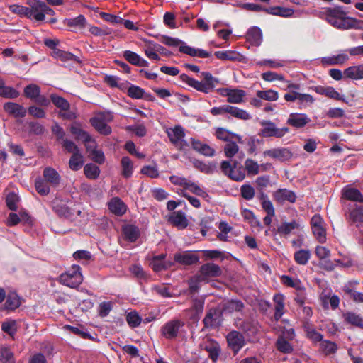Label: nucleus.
<instances>
[{"label": "nucleus", "mask_w": 363, "mask_h": 363, "mask_svg": "<svg viewBox=\"0 0 363 363\" xmlns=\"http://www.w3.org/2000/svg\"><path fill=\"white\" fill-rule=\"evenodd\" d=\"M320 17L340 30L353 29L356 21V18L347 16L340 7L328 8L320 13Z\"/></svg>", "instance_id": "nucleus-1"}, {"label": "nucleus", "mask_w": 363, "mask_h": 363, "mask_svg": "<svg viewBox=\"0 0 363 363\" xmlns=\"http://www.w3.org/2000/svg\"><path fill=\"white\" fill-rule=\"evenodd\" d=\"M83 276L81 268L78 265H72L60 277V282L70 288H76L82 284Z\"/></svg>", "instance_id": "nucleus-2"}, {"label": "nucleus", "mask_w": 363, "mask_h": 363, "mask_svg": "<svg viewBox=\"0 0 363 363\" xmlns=\"http://www.w3.org/2000/svg\"><path fill=\"white\" fill-rule=\"evenodd\" d=\"M220 169L225 175L234 181L240 182L245 178V170L238 162H234L232 165L229 161L223 160L221 162Z\"/></svg>", "instance_id": "nucleus-3"}, {"label": "nucleus", "mask_w": 363, "mask_h": 363, "mask_svg": "<svg viewBox=\"0 0 363 363\" xmlns=\"http://www.w3.org/2000/svg\"><path fill=\"white\" fill-rule=\"evenodd\" d=\"M113 116L111 113H100L90 120L91 125L101 134L109 135L111 133V128L107 125L108 122L111 121Z\"/></svg>", "instance_id": "nucleus-4"}, {"label": "nucleus", "mask_w": 363, "mask_h": 363, "mask_svg": "<svg viewBox=\"0 0 363 363\" xmlns=\"http://www.w3.org/2000/svg\"><path fill=\"white\" fill-rule=\"evenodd\" d=\"M260 125H262V128L260 129L259 135L264 138H282L289 131L287 127L277 128V125L270 121H262L260 122Z\"/></svg>", "instance_id": "nucleus-5"}, {"label": "nucleus", "mask_w": 363, "mask_h": 363, "mask_svg": "<svg viewBox=\"0 0 363 363\" xmlns=\"http://www.w3.org/2000/svg\"><path fill=\"white\" fill-rule=\"evenodd\" d=\"M167 135L172 144L178 149L185 150L189 147L188 143L184 140L185 133L182 126L177 125L169 128L167 131Z\"/></svg>", "instance_id": "nucleus-6"}, {"label": "nucleus", "mask_w": 363, "mask_h": 363, "mask_svg": "<svg viewBox=\"0 0 363 363\" xmlns=\"http://www.w3.org/2000/svg\"><path fill=\"white\" fill-rule=\"evenodd\" d=\"M28 5V18L41 22L44 21V11L45 3L40 0H27Z\"/></svg>", "instance_id": "nucleus-7"}, {"label": "nucleus", "mask_w": 363, "mask_h": 363, "mask_svg": "<svg viewBox=\"0 0 363 363\" xmlns=\"http://www.w3.org/2000/svg\"><path fill=\"white\" fill-rule=\"evenodd\" d=\"M323 218L318 215H314L311 220V226L313 233L317 240L320 243L326 242V227Z\"/></svg>", "instance_id": "nucleus-8"}, {"label": "nucleus", "mask_w": 363, "mask_h": 363, "mask_svg": "<svg viewBox=\"0 0 363 363\" xmlns=\"http://www.w3.org/2000/svg\"><path fill=\"white\" fill-rule=\"evenodd\" d=\"M264 156L269 157L280 162H285L290 160L292 153L289 149L286 147H277L264 151Z\"/></svg>", "instance_id": "nucleus-9"}, {"label": "nucleus", "mask_w": 363, "mask_h": 363, "mask_svg": "<svg viewBox=\"0 0 363 363\" xmlns=\"http://www.w3.org/2000/svg\"><path fill=\"white\" fill-rule=\"evenodd\" d=\"M222 270L220 267L214 263H206L203 264L200 268L201 279L205 281L210 277H216L221 275Z\"/></svg>", "instance_id": "nucleus-10"}, {"label": "nucleus", "mask_w": 363, "mask_h": 363, "mask_svg": "<svg viewBox=\"0 0 363 363\" xmlns=\"http://www.w3.org/2000/svg\"><path fill=\"white\" fill-rule=\"evenodd\" d=\"M184 325L183 322L179 320H172L167 322L161 329L162 335L167 339H172L177 336L178 331Z\"/></svg>", "instance_id": "nucleus-11"}, {"label": "nucleus", "mask_w": 363, "mask_h": 363, "mask_svg": "<svg viewBox=\"0 0 363 363\" xmlns=\"http://www.w3.org/2000/svg\"><path fill=\"white\" fill-rule=\"evenodd\" d=\"M310 122V118L303 113H291L286 121L287 124L296 128H303Z\"/></svg>", "instance_id": "nucleus-12"}, {"label": "nucleus", "mask_w": 363, "mask_h": 363, "mask_svg": "<svg viewBox=\"0 0 363 363\" xmlns=\"http://www.w3.org/2000/svg\"><path fill=\"white\" fill-rule=\"evenodd\" d=\"M174 259L175 262L184 265H192L199 261L198 255L189 251L176 253L174 256Z\"/></svg>", "instance_id": "nucleus-13"}, {"label": "nucleus", "mask_w": 363, "mask_h": 363, "mask_svg": "<svg viewBox=\"0 0 363 363\" xmlns=\"http://www.w3.org/2000/svg\"><path fill=\"white\" fill-rule=\"evenodd\" d=\"M229 346L235 353H237L245 344L244 337L238 331H232L227 335Z\"/></svg>", "instance_id": "nucleus-14"}, {"label": "nucleus", "mask_w": 363, "mask_h": 363, "mask_svg": "<svg viewBox=\"0 0 363 363\" xmlns=\"http://www.w3.org/2000/svg\"><path fill=\"white\" fill-rule=\"evenodd\" d=\"M168 221L179 229L186 228L189 224V221L185 213L180 211L172 212L168 216Z\"/></svg>", "instance_id": "nucleus-15"}, {"label": "nucleus", "mask_w": 363, "mask_h": 363, "mask_svg": "<svg viewBox=\"0 0 363 363\" xmlns=\"http://www.w3.org/2000/svg\"><path fill=\"white\" fill-rule=\"evenodd\" d=\"M273 196L274 199L280 203H284L286 201L294 203L296 200L295 193L286 189H279L277 190L274 191Z\"/></svg>", "instance_id": "nucleus-16"}, {"label": "nucleus", "mask_w": 363, "mask_h": 363, "mask_svg": "<svg viewBox=\"0 0 363 363\" xmlns=\"http://www.w3.org/2000/svg\"><path fill=\"white\" fill-rule=\"evenodd\" d=\"M4 110L15 118H23L26 114V109L23 106L13 103L6 102L4 104Z\"/></svg>", "instance_id": "nucleus-17"}, {"label": "nucleus", "mask_w": 363, "mask_h": 363, "mask_svg": "<svg viewBox=\"0 0 363 363\" xmlns=\"http://www.w3.org/2000/svg\"><path fill=\"white\" fill-rule=\"evenodd\" d=\"M203 321L205 326L208 328L216 327L219 325L220 323V311L216 308L210 309L206 313Z\"/></svg>", "instance_id": "nucleus-18"}, {"label": "nucleus", "mask_w": 363, "mask_h": 363, "mask_svg": "<svg viewBox=\"0 0 363 363\" xmlns=\"http://www.w3.org/2000/svg\"><path fill=\"white\" fill-rule=\"evenodd\" d=\"M203 348L208 352L209 357L213 361H216L220 353V348L218 343L213 340H206L203 345Z\"/></svg>", "instance_id": "nucleus-19"}, {"label": "nucleus", "mask_w": 363, "mask_h": 363, "mask_svg": "<svg viewBox=\"0 0 363 363\" xmlns=\"http://www.w3.org/2000/svg\"><path fill=\"white\" fill-rule=\"evenodd\" d=\"M349 60L346 51L329 57L321 58V63L325 65H342Z\"/></svg>", "instance_id": "nucleus-20"}, {"label": "nucleus", "mask_w": 363, "mask_h": 363, "mask_svg": "<svg viewBox=\"0 0 363 363\" xmlns=\"http://www.w3.org/2000/svg\"><path fill=\"white\" fill-rule=\"evenodd\" d=\"M345 78L356 81L363 79V64L346 68L345 69Z\"/></svg>", "instance_id": "nucleus-21"}, {"label": "nucleus", "mask_w": 363, "mask_h": 363, "mask_svg": "<svg viewBox=\"0 0 363 363\" xmlns=\"http://www.w3.org/2000/svg\"><path fill=\"white\" fill-rule=\"evenodd\" d=\"M191 145L194 150L205 156L212 157L215 154L214 149L211 146L194 138H191Z\"/></svg>", "instance_id": "nucleus-22"}, {"label": "nucleus", "mask_w": 363, "mask_h": 363, "mask_svg": "<svg viewBox=\"0 0 363 363\" xmlns=\"http://www.w3.org/2000/svg\"><path fill=\"white\" fill-rule=\"evenodd\" d=\"M247 40L253 45H260L262 41L261 29L257 26L250 28L247 33Z\"/></svg>", "instance_id": "nucleus-23"}, {"label": "nucleus", "mask_w": 363, "mask_h": 363, "mask_svg": "<svg viewBox=\"0 0 363 363\" xmlns=\"http://www.w3.org/2000/svg\"><path fill=\"white\" fill-rule=\"evenodd\" d=\"M123 57L125 59L128 61L130 63L138 65L140 67H147L148 62L145 59L142 58L137 53L132 52L130 50H125L123 52Z\"/></svg>", "instance_id": "nucleus-24"}, {"label": "nucleus", "mask_w": 363, "mask_h": 363, "mask_svg": "<svg viewBox=\"0 0 363 363\" xmlns=\"http://www.w3.org/2000/svg\"><path fill=\"white\" fill-rule=\"evenodd\" d=\"M179 50L181 52L187 54L191 57H199L201 58H206L208 57L211 55L210 52L203 49H196L189 45H181L179 46Z\"/></svg>", "instance_id": "nucleus-25"}, {"label": "nucleus", "mask_w": 363, "mask_h": 363, "mask_svg": "<svg viewBox=\"0 0 363 363\" xmlns=\"http://www.w3.org/2000/svg\"><path fill=\"white\" fill-rule=\"evenodd\" d=\"M342 196L350 201L363 203V195L354 188L347 186L342 190Z\"/></svg>", "instance_id": "nucleus-26"}, {"label": "nucleus", "mask_w": 363, "mask_h": 363, "mask_svg": "<svg viewBox=\"0 0 363 363\" xmlns=\"http://www.w3.org/2000/svg\"><path fill=\"white\" fill-rule=\"evenodd\" d=\"M51 55L55 59L63 62H79V58L71 52L62 50H55L51 52Z\"/></svg>", "instance_id": "nucleus-27"}, {"label": "nucleus", "mask_w": 363, "mask_h": 363, "mask_svg": "<svg viewBox=\"0 0 363 363\" xmlns=\"http://www.w3.org/2000/svg\"><path fill=\"white\" fill-rule=\"evenodd\" d=\"M108 208L112 213L118 216H121L126 211V206L117 197L113 198L108 203Z\"/></svg>", "instance_id": "nucleus-28"}, {"label": "nucleus", "mask_w": 363, "mask_h": 363, "mask_svg": "<svg viewBox=\"0 0 363 363\" xmlns=\"http://www.w3.org/2000/svg\"><path fill=\"white\" fill-rule=\"evenodd\" d=\"M265 12L271 15L284 18L291 17L294 14V10L292 9L281 6H273L265 9Z\"/></svg>", "instance_id": "nucleus-29"}, {"label": "nucleus", "mask_w": 363, "mask_h": 363, "mask_svg": "<svg viewBox=\"0 0 363 363\" xmlns=\"http://www.w3.org/2000/svg\"><path fill=\"white\" fill-rule=\"evenodd\" d=\"M121 174L125 178H129L133 175V162L128 157H123L121 160Z\"/></svg>", "instance_id": "nucleus-30"}, {"label": "nucleus", "mask_w": 363, "mask_h": 363, "mask_svg": "<svg viewBox=\"0 0 363 363\" xmlns=\"http://www.w3.org/2000/svg\"><path fill=\"white\" fill-rule=\"evenodd\" d=\"M162 49L163 48L158 44L149 43L144 49V52L149 59L157 61L160 60L157 52H160Z\"/></svg>", "instance_id": "nucleus-31"}, {"label": "nucleus", "mask_w": 363, "mask_h": 363, "mask_svg": "<svg viewBox=\"0 0 363 363\" xmlns=\"http://www.w3.org/2000/svg\"><path fill=\"white\" fill-rule=\"evenodd\" d=\"M344 320L347 324L363 328V318L355 313L347 312L343 315Z\"/></svg>", "instance_id": "nucleus-32"}, {"label": "nucleus", "mask_w": 363, "mask_h": 363, "mask_svg": "<svg viewBox=\"0 0 363 363\" xmlns=\"http://www.w3.org/2000/svg\"><path fill=\"white\" fill-rule=\"evenodd\" d=\"M227 113L241 120H249L251 118L250 114L246 111L230 105H227Z\"/></svg>", "instance_id": "nucleus-33"}, {"label": "nucleus", "mask_w": 363, "mask_h": 363, "mask_svg": "<svg viewBox=\"0 0 363 363\" xmlns=\"http://www.w3.org/2000/svg\"><path fill=\"white\" fill-rule=\"evenodd\" d=\"M180 79L182 82L186 83L189 86L195 89L196 90L206 93V88L204 86L202 82H199L185 74H181Z\"/></svg>", "instance_id": "nucleus-34"}, {"label": "nucleus", "mask_w": 363, "mask_h": 363, "mask_svg": "<svg viewBox=\"0 0 363 363\" xmlns=\"http://www.w3.org/2000/svg\"><path fill=\"white\" fill-rule=\"evenodd\" d=\"M216 135L219 140L226 141L227 143L233 138H236L240 143H241L242 140V138L239 135L231 133L228 130L221 128L216 130Z\"/></svg>", "instance_id": "nucleus-35"}, {"label": "nucleus", "mask_w": 363, "mask_h": 363, "mask_svg": "<svg viewBox=\"0 0 363 363\" xmlns=\"http://www.w3.org/2000/svg\"><path fill=\"white\" fill-rule=\"evenodd\" d=\"M244 307L243 303L238 300H228L223 304V310L224 312L233 313L239 312L242 310Z\"/></svg>", "instance_id": "nucleus-36"}, {"label": "nucleus", "mask_w": 363, "mask_h": 363, "mask_svg": "<svg viewBox=\"0 0 363 363\" xmlns=\"http://www.w3.org/2000/svg\"><path fill=\"white\" fill-rule=\"evenodd\" d=\"M274 317L277 320L279 319L284 314V296L282 294H276L274 296Z\"/></svg>", "instance_id": "nucleus-37"}, {"label": "nucleus", "mask_w": 363, "mask_h": 363, "mask_svg": "<svg viewBox=\"0 0 363 363\" xmlns=\"http://www.w3.org/2000/svg\"><path fill=\"white\" fill-rule=\"evenodd\" d=\"M123 232L125 238L130 242H135L140 235L138 228L133 225H127L123 227Z\"/></svg>", "instance_id": "nucleus-38"}, {"label": "nucleus", "mask_w": 363, "mask_h": 363, "mask_svg": "<svg viewBox=\"0 0 363 363\" xmlns=\"http://www.w3.org/2000/svg\"><path fill=\"white\" fill-rule=\"evenodd\" d=\"M311 252L308 250L301 249L294 255L296 262L300 265H306L311 259Z\"/></svg>", "instance_id": "nucleus-39"}, {"label": "nucleus", "mask_w": 363, "mask_h": 363, "mask_svg": "<svg viewBox=\"0 0 363 363\" xmlns=\"http://www.w3.org/2000/svg\"><path fill=\"white\" fill-rule=\"evenodd\" d=\"M70 132L75 137L77 140L82 142L88 138L89 133L83 130L80 124L74 123L70 126Z\"/></svg>", "instance_id": "nucleus-40"}, {"label": "nucleus", "mask_w": 363, "mask_h": 363, "mask_svg": "<svg viewBox=\"0 0 363 363\" xmlns=\"http://www.w3.org/2000/svg\"><path fill=\"white\" fill-rule=\"evenodd\" d=\"M256 95L258 98L268 101H275L279 99V93L273 89L259 90Z\"/></svg>", "instance_id": "nucleus-41"}, {"label": "nucleus", "mask_w": 363, "mask_h": 363, "mask_svg": "<svg viewBox=\"0 0 363 363\" xmlns=\"http://www.w3.org/2000/svg\"><path fill=\"white\" fill-rule=\"evenodd\" d=\"M83 164L84 159L82 155L80 152H77L74 154H72L69 162V166L72 170H79V169H81Z\"/></svg>", "instance_id": "nucleus-42"}, {"label": "nucleus", "mask_w": 363, "mask_h": 363, "mask_svg": "<svg viewBox=\"0 0 363 363\" xmlns=\"http://www.w3.org/2000/svg\"><path fill=\"white\" fill-rule=\"evenodd\" d=\"M245 96L246 93L244 90L233 89L227 101L231 104H241L244 101L243 99Z\"/></svg>", "instance_id": "nucleus-43"}, {"label": "nucleus", "mask_w": 363, "mask_h": 363, "mask_svg": "<svg viewBox=\"0 0 363 363\" xmlns=\"http://www.w3.org/2000/svg\"><path fill=\"white\" fill-rule=\"evenodd\" d=\"M300 225L296 221H292L290 223L284 222L278 227L277 231L279 234L288 235L294 230L298 229Z\"/></svg>", "instance_id": "nucleus-44"}, {"label": "nucleus", "mask_w": 363, "mask_h": 363, "mask_svg": "<svg viewBox=\"0 0 363 363\" xmlns=\"http://www.w3.org/2000/svg\"><path fill=\"white\" fill-rule=\"evenodd\" d=\"M43 176L47 182L57 185L60 182L58 173L52 168H46L43 172Z\"/></svg>", "instance_id": "nucleus-45"}, {"label": "nucleus", "mask_w": 363, "mask_h": 363, "mask_svg": "<svg viewBox=\"0 0 363 363\" xmlns=\"http://www.w3.org/2000/svg\"><path fill=\"white\" fill-rule=\"evenodd\" d=\"M304 330L307 337L313 342L320 341L323 335L316 331V330L308 323H305Z\"/></svg>", "instance_id": "nucleus-46"}, {"label": "nucleus", "mask_w": 363, "mask_h": 363, "mask_svg": "<svg viewBox=\"0 0 363 363\" xmlns=\"http://www.w3.org/2000/svg\"><path fill=\"white\" fill-rule=\"evenodd\" d=\"M20 304V298L16 293L12 292L8 294L5 303V306L7 309L14 310L17 308Z\"/></svg>", "instance_id": "nucleus-47"}, {"label": "nucleus", "mask_w": 363, "mask_h": 363, "mask_svg": "<svg viewBox=\"0 0 363 363\" xmlns=\"http://www.w3.org/2000/svg\"><path fill=\"white\" fill-rule=\"evenodd\" d=\"M215 56L223 60H236L240 58V54L232 50L216 51Z\"/></svg>", "instance_id": "nucleus-48"}, {"label": "nucleus", "mask_w": 363, "mask_h": 363, "mask_svg": "<svg viewBox=\"0 0 363 363\" xmlns=\"http://www.w3.org/2000/svg\"><path fill=\"white\" fill-rule=\"evenodd\" d=\"M84 172L87 178L95 179L99 177L100 169L96 164L90 163L84 166Z\"/></svg>", "instance_id": "nucleus-49"}, {"label": "nucleus", "mask_w": 363, "mask_h": 363, "mask_svg": "<svg viewBox=\"0 0 363 363\" xmlns=\"http://www.w3.org/2000/svg\"><path fill=\"white\" fill-rule=\"evenodd\" d=\"M202 76L203 77V82H202L206 88V93H208L215 87L218 80L209 72H202Z\"/></svg>", "instance_id": "nucleus-50"}, {"label": "nucleus", "mask_w": 363, "mask_h": 363, "mask_svg": "<svg viewBox=\"0 0 363 363\" xmlns=\"http://www.w3.org/2000/svg\"><path fill=\"white\" fill-rule=\"evenodd\" d=\"M40 93V87L34 84H29L24 88V94L27 98L35 100Z\"/></svg>", "instance_id": "nucleus-51"}, {"label": "nucleus", "mask_w": 363, "mask_h": 363, "mask_svg": "<svg viewBox=\"0 0 363 363\" xmlns=\"http://www.w3.org/2000/svg\"><path fill=\"white\" fill-rule=\"evenodd\" d=\"M19 96V92L15 89L5 86V83L3 84L0 89V96L9 99H15Z\"/></svg>", "instance_id": "nucleus-52"}, {"label": "nucleus", "mask_w": 363, "mask_h": 363, "mask_svg": "<svg viewBox=\"0 0 363 363\" xmlns=\"http://www.w3.org/2000/svg\"><path fill=\"white\" fill-rule=\"evenodd\" d=\"M281 282L286 286L295 288L298 290H301L303 286L301 281L298 279H292L289 276L284 275L281 277Z\"/></svg>", "instance_id": "nucleus-53"}, {"label": "nucleus", "mask_w": 363, "mask_h": 363, "mask_svg": "<svg viewBox=\"0 0 363 363\" xmlns=\"http://www.w3.org/2000/svg\"><path fill=\"white\" fill-rule=\"evenodd\" d=\"M184 189L189 190L193 194L203 198H206L208 196V194L200 186H199L196 184L191 182L189 180L186 183Z\"/></svg>", "instance_id": "nucleus-54"}, {"label": "nucleus", "mask_w": 363, "mask_h": 363, "mask_svg": "<svg viewBox=\"0 0 363 363\" xmlns=\"http://www.w3.org/2000/svg\"><path fill=\"white\" fill-rule=\"evenodd\" d=\"M320 349L326 355H329L331 354H335L337 352L338 347L333 342L329 340H323L320 343Z\"/></svg>", "instance_id": "nucleus-55"}, {"label": "nucleus", "mask_w": 363, "mask_h": 363, "mask_svg": "<svg viewBox=\"0 0 363 363\" xmlns=\"http://www.w3.org/2000/svg\"><path fill=\"white\" fill-rule=\"evenodd\" d=\"M8 8L13 13L17 14L21 17L28 18V13H29L28 7L18 4H11L8 6Z\"/></svg>", "instance_id": "nucleus-56"}, {"label": "nucleus", "mask_w": 363, "mask_h": 363, "mask_svg": "<svg viewBox=\"0 0 363 363\" xmlns=\"http://www.w3.org/2000/svg\"><path fill=\"white\" fill-rule=\"evenodd\" d=\"M0 359L3 363L14 362L13 353L7 347H0Z\"/></svg>", "instance_id": "nucleus-57"}, {"label": "nucleus", "mask_w": 363, "mask_h": 363, "mask_svg": "<svg viewBox=\"0 0 363 363\" xmlns=\"http://www.w3.org/2000/svg\"><path fill=\"white\" fill-rule=\"evenodd\" d=\"M262 206L267 214L270 216L275 215V211L272 201L268 199L267 196L262 194L261 196Z\"/></svg>", "instance_id": "nucleus-58"}, {"label": "nucleus", "mask_w": 363, "mask_h": 363, "mask_svg": "<svg viewBox=\"0 0 363 363\" xmlns=\"http://www.w3.org/2000/svg\"><path fill=\"white\" fill-rule=\"evenodd\" d=\"M240 194L245 200H251L255 194V189L250 184H243L240 188Z\"/></svg>", "instance_id": "nucleus-59"}, {"label": "nucleus", "mask_w": 363, "mask_h": 363, "mask_svg": "<svg viewBox=\"0 0 363 363\" xmlns=\"http://www.w3.org/2000/svg\"><path fill=\"white\" fill-rule=\"evenodd\" d=\"M126 321L130 327L135 328L141 323V318L135 311H131L127 313Z\"/></svg>", "instance_id": "nucleus-60"}, {"label": "nucleus", "mask_w": 363, "mask_h": 363, "mask_svg": "<svg viewBox=\"0 0 363 363\" xmlns=\"http://www.w3.org/2000/svg\"><path fill=\"white\" fill-rule=\"evenodd\" d=\"M223 150L226 157H233L238 152L239 147L235 142L230 140L225 144Z\"/></svg>", "instance_id": "nucleus-61"}, {"label": "nucleus", "mask_w": 363, "mask_h": 363, "mask_svg": "<svg viewBox=\"0 0 363 363\" xmlns=\"http://www.w3.org/2000/svg\"><path fill=\"white\" fill-rule=\"evenodd\" d=\"M245 167L249 174L256 175L259 172V165L252 159H247L245 160Z\"/></svg>", "instance_id": "nucleus-62"}, {"label": "nucleus", "mask_w": 363, "mask_h": 363, "mask_svg": "<svg viewBox=\"0 0 363 363\" xmlns=\"http://www.w3.org/2000/svg\"><path fill=\"white\" fill-rule=\"evenodd\" d=\"M51 100L52 103L62 110H67L69 108V102L64 98L52 94L51 95Z\"/></svg>", "instance_id": "nucleus-63"}, {"label": "nucleus", "mask_w": 363, "mask_h": 363, "mask_svg": "<svg viewBox=\"0 0 363 363\" xmlns=\"http://www.w3.org/2000/svg\"><path fill=\"white\" fill-rule=\"evenodd\" d=\"M350 218L354 221L363 222V206H356L350 212Z\"/></svg>", "instance_id": "nucleus-64"}]
</instances>
